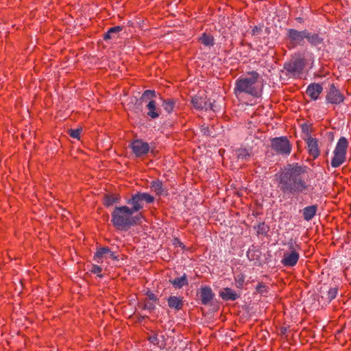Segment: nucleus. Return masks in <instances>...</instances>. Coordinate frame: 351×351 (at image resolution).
Here are the masks:
<instances>
[{"instance_id": "1", "label": "nucleus", "mask_w": 351, "mask_h": 351, "mask_svg": "<svg viewBox=\"0 0 351 351\" xmlns=\"http://www.w3.org/2000/svg\"><path fill=\"white\" fill-rule=\"evenodd\" d=\"M308 167L299 165L298 163L289 166L280 177V189L283 192L304 193L309 185L303 179V176L307 172Z\"/></svg>"}, {"instance_id": "2", "label": "nucleus", "mask_w": 351, "mask_h": 351, "mask_svg": "<svg viewBox=\"0 0 351 351\" xmlns=\"http://www.w3.org/2000/svg\"><path fill=\"white\" fill-rule=\"evenodd\" d=\"M263 86L260 75L253 71L240 76L236 80L234 93L237 97H241L242 94H246L252 97L258 98L263 93Z\"/></svg>"}, {"instance_id": "3", "label": "nucleus", "mask_w": 351, "mask_h": 351, "mask_svg": "<svg viewBox=\"0 0 351 351\" xmlns=\"http://www.w3.org/2000/svg\"><path fill=\"white\" fill-rule=\"evenodd\" d=\"M141 217V214L134 216L128 206H122L114 208L111 221L117 229L123 230L136 225Z\"/></svg>"}, {"instance_id": "4", "label": "nucleus", "mask_w": 351, "mask_h": 351, "mask_svg": "<svg viewBox=\"0 0 351 351\" xmlns=\"http://www.w3.org/2000/svg\"><path fill=\"white\" fill-rule=\"evenodd\" d=\"M287 251L284 252L281 263L287 267H293L295 266L300 258V245L296 241L290 240L288 243Z\"/></svg>"}, {"instance_id": "5", "label": "nucleus", "mask_w": 351, "mask_h": 351, "mask_svg": "<svg viewBox=\"0 0 351 351\" xmlns=\"http://www.w3.org/2000/svg\"><path fill=\"white\" fill-rule=\"evenodd\" d=\"M348 147V141L346 137L341 136L335 147L333 156L331 159V166L337 168L345 162Z\"/></svg>"}, {"instance_id": "6", "label": "nucleus", "mask_w": 351, "mask_h": 351, "mask_svg": "<svg viewBox=\"0 0 351 351\" xmlns=\"http://www.w3.org/2000/svg\"><path fill=\"white\" fill-rule=\"evenodd\" d=\"M154 201L153 196L147 193H137L127 200V203L132 206L130 210L133 213L139 211L143 208V202L147 204Z\"/></svg>"}, {"instance_id": "7", "label": "nucleus", "mask_w": 351, "mask_h": 351, "mask_svg": "<svg viewBox=\"0 0 351 351\" xmlns=\"http://www.w3.org/2000/svg\"><path fill=\"white\" fill-rule=\"evenodd\" d=\"M272 149L278 154L289 155L291 151V145L287 137H276L271 141Z\"/></svg>"}, {"instance_id": "8", "label": "nucleus", "mask_w": 351, "mask_h": 351, "mask_svg": "<svg viewBox=\"0 0 351 351\" xmlns=\"http://www.w3.org/2000/svg\"><path fill=\"white\" fill-rule=\"evenodd\" d=\"M156 97V93L154 90H145L141 97L143 100L150 99L146 106L147 109V115L152 119L158 118L160 115L159 109L156 106V103L152 99Z\"/></svg>"}, {"instance_id": "9", "label": "nucleus", "mask_w": 351, "mask_h": 351, "mask_svg": "<svg viewBox=\"0 0 351 351\" xmlns=\"http://www.w3.org/2000/svg\"><path fill=\"white\" fill-rule=\"evenodd\" d=\"M344 95L334 84L329 86L326 93V100L328 104L339 105L344 101Z\"/></svg>"}, {"instance_id": "10", "label": "nucleus", "mask_w": 351, "mask_h": 351, "mask_svg": "<svg viewBox=\"0 0 351 351\" xmlns=\"http://www.w3.org/2000/svg\"><path fill=\"white\" fill-rule=\"evenodd\" d=\"M306 144L308 154L315 160L320 155V149L319 146V140L312 136H308L303 138Z\"/></svg>"}, {"instance_id": "11", "label": "nucleus", "mask_w": 351, "mask_h": 351, "mask_svg": "<svg viewBox=\"0 0 351 351\" xmlns=\"http://www.w3.org/2000/svg\"><path fill=\"white\" fill-rule=\"evenodd\" d=\"M306 30L300 32L294 29H289L287 30V37L290 40L292 47L303 45L304 39L306 38Z\"/></svg>"}, {"instance_id": "12", "label": "nucleus", "mask_w": 351, "mask_h": 351, "mask_svg": "<svg viewBox=\"0 0 351 351\" xmlns=\"http://www.w3.org/2000/svg\"><path fill=\"white\" fill-rule=\"evenodd\" d=\"M305 66V60L304 58H299L291 62L285 66V69L294 76H299Z\"/></svg>"}, {"instance_id": "13", "label": "nucleus", "mask_w": 351, "mask_h": 351, "mask_svg": "<svg viewBox=\"0 0 351 351\" xmlns=\"http://www.w3.org/2000/svg\"><path fill=\"white\" fill-rule=\"evenodd\" d=\"M117 260L118 257L115 253L110 251L108 247L99 248L94 256V260L97 263H102L104 259Z\"/></svg>"}, {"instance_id": "14", "label": "nucleus", "mask_w": 351, "mask_h": 351, "mask_svg": "<svg viewBox=\"0 0 351 351\" xmlns=\"http://www.w3.org/2000/svg\"><path fill=\"white\" fill-rule=\"evenodd\" d=\"M131 147L132 152L138 157L147 154L149 150V144L141 140L134 141L131 144Z\"/></svg>"}, {"instance_id": "15", "label": "nucleus", "mask_w": 351, "mask_h": 351, "mask_svg": "<svg viewBox=\"0 0 351 351\" xmlns=\"http://www.w3.org/2000/svg\"><path fill=\"white\" fill-rule=\"evenodd\" d=\"M323 91V87L318 83H311L306 88V95L313 101L319 99L320 94Z\"/></svg>"}, {"instance_id": "16", "label": "nucleus", "mask_w": 351, "mask_h": 351, "mask_svg": "<svg viewBox=\"0 0 351 351\" xmlns=\"http://www.w3.org/2000/svg\"><path fill=\"white\" fill-rule=\"evenodd\" d=\"M199 296L202 304L207 305L212 301L215 294L210 287L204 286L199 289Z\"/></svg>"}, {"instance_id": "17", "label": "nucleus", "mask_w": 351, "mask_h": 351, "mask_svg": "<svg viewBox=\"0 0 351 351\" xmlns=\"http://www.w3.org/2000/svg\"><path fill=\"white\" fill-rule=\"evenodd\" d=\"M219 296L225 301H234L239 298V295L233 289L226 287L219 292Z\"/></svg>"}, {"instance_id": "18", "label": "nucleus", "mask_w": 351, "mask_h": 351, "mask_svg": "<svg viewBox=\"0 0 351 351\" xmlns=\"http://www.w3.org/2000/svg\"><path fill=\"white\" fill-rule=\"evenodd\" d=\"M168 305L171 308L180 310L183 306V300L180 297L170 296L168 298Z\"/></svg>"}, {"instance_id": "19", "label": "nucleus", "mask_w": 351, "mask_h": 351, "mask_svg": "<svg viewBox=\"0 0 351 351\" xmlns=\"http://www.w3.org/2000/svg\"><path fill=\"white\" fill-rule=\"evenodd\" d=\"M308 43L314 46L320 45L323 42V38L318 34L311 33L306 31V38Z\"/></svg>"}, {"instance_id": "20", "label": "nucleus", "mask_w": 351, "mask_h": 351, "mask_svg": "<svg viewBox=\"0 0 351 351\" xmlns=\"http://www.w3.org/2000/svg\"><path fill=\"white\" fill-rule=\"evenodd\" d=\"M316 211H317L316 206L313 205V206H309L305 207L303 210L304 219L308 221L311 220L315 215Z\"/></svg>"}, {"instance_id": "21", "label": "nucleus", "mask_w": 351, "mask_h": 351, "mask_svg": "<svg viewBox=\"0 0 351 351\" xmlns=\"http://www.w3.org/2000/svg\"><path fill=\"white\" fill-rule=\"evenodd\" d=\"M151 188L157 195H162L165 193L162 182L159 180H153L151 182Z\"/></svg>"}, {"instance_id": "22", "label": "nucleus", "mask_w": 351, "mask_h": 351, "mask_svg": "<svg viewBox=\"0 0 351 351\" xmlns=\"http://www.w3.org/2000/svg\"><path fill=\"white\" fill-rule=\"evenodd\" d=\"M170 282L173 285V286L176 289H180L184 286L188 285V280L186 274H184L182 276L176 278L172 280H170Z\"/></svg>"}, {"instance_id": "23", "label": "nucleus", "mask_w": 351, "mask_h": 351, "mask_svg": "<svg viewBox=\"0 0 351 351\" xmlns=\"http://www.w3.org/2000/svg\"><path fill=\"white\" fill-rule=\"evenodd\" d=\"M191 102L193 105V106L198 110H202L204 108L207 109V104L205 101V99L200 97H193L192 98Z\"/></svg>"}, {"instance_id": "24", "label": "nucleus", "mask_w": 351, "mask_h": 351, "mask_svg": "<svg viewBox=\"0 0 351 351\" xmlns=\"http://www.w3.org/2000/svg\"><path fill=\"white\" fill-rule=\"evenodd\" d=\"M123 27L121 26H114L110 27L108 32L104 35V40H110L114 38V34L122 31Z\"/></svg>"}, {"instance_id": "25", "label": "nucleus", "mask_w": 351, "mask_h": 351, "mask_svg": "<svg viewBox=\"0 0 351 351\" xmlns=\"http://www.w3.org/2000/svg\"><path fill=\"white\" fill-rule=\"evenodd\" d=\"M200 42L205 46H213L214 45V38L213 36L204 33L199 38Z\"/></svg>"}, {"instance_id": "26", "label": "nucleus", "mask_w": 351, "mask_h": 351, "mask_svg": "<svg viewBox=\"0 0 351 351\" xmlns=\"http://www.w3.org/2000/svg\"><path fill=\"white\" fill-rule=\"evenodd\" d=\"M238 159L248 161L251 157V153L246 149H239L237 151Z\"/></svg>"}, {"instance_id": "27", "label": "nucleus", "mask_w": 351, "mask_h": 351, "mask_svg": "<svg viewBox=\"0 0 351 351\" xmlns=\"http://www.w3.org/2000/svg\"><path fill=\"white\" fill-rule=\"evenodd\" d=\"M119 197L114 195H106L104 198V204L106 206H112L113 204L118 202Z\"/></svg>"}, {"instance_id": "28", "label": "nucleus", "mask_w": 351, "mask_h": 351, "mask_svg": "<svg viewBox=\"0 0 351 351\" xmlns=\"http://www.w3.org/2000/svg\"><path fill=\"white\" fill-rule=\"evenodd\" d=\"M175 101L172 99L165 100L162 103L164 110L168 113H171L173 111Z\"/></svg>"}, {"instance_id": "29", "label": "nucleus", "mask_w": 351, "mask_h": 351, "mask_svg": "<svg viewBox=\"0 0 351 351\" xmlns=\"http://www.w3.org/2000/svg\"><path fill=\"white\" fill-rule=\"evenodd\" d=\"M236 285L239 288H241L245 282V276L242 274L237 275L234 278Z\"/></svg>"}, {"instance_id": "30", "label": "nucleus", "mask_w": 351, "mask_h": 351, "mask_svg": "<svg viewBox=\"0 0 351 351\" xmlns=\"http://www.w3.org/2000/svg\"><path fill=\"white\" fill-rule=\"evenodd\" d=\"M302 132L306 135V137L311 136V125L308 123H304L301 125Z\"/></svg>"}, {"instance_id": "31", "label": "nucleus", "mask_w": 351, "mask_h": 351, "mask_svg": "<svg viewBox=\"0 0 351 351\" xmlns=\"http://www.w3.org/2000/svg\"><path fill=\"white\" fill-rule=\"evenodd\" d=\"M82 128H77L76 130L71 129L69 130V135L76 139H80Z\"/></svg>"}, {"instance_id": "32", "label": "nucleus", "mask_w": 351, "mask_h": 351, "mask_svg": "<svg viewBox=\"0 0 351 351\" xmlns=\"http://www.w3.org/2000/svg\"><path fill=\"white\" fill-rule=\"evenodd\" d=\"M90 272L94 274H96L98 277H102V275H101V271H102V269L101 267L96 265H93L90 269Z\"/></svg>"}, {"instance_id": "33", "label": "nucleus", "mask_w": 351, "mask_h": 351, "mask_svg": "<svg viewBox=\"0 0 351 351\" xmlns=\"http://www.w3.org/2000/svg\"><path fill=\"white\" fill-rule=\"evenodd\" d=\"M337 295V288H330L328 291V298L331 300L335 298Z\"/></svg>"}, {"instance_id": "34", "label": "nucleus", "mask_w": 351, "mask_h": 351, "mask_svg": "<svg viewBox=\"0 0 351 351\" xmlns=\"http://www.w3.org/2000/svg\"><path fill=\"white\" fill-rule=\"evenodd\" d=\"M148 339L150 343H153L154 345H158L159 343L158 335L156 333H153L152 335H150Z\"/></svg>"}, {"instance_id": "35", "label": "nucleus", "mask_w": 351, "mask_h": 351, "mask_svg": "<svg viewBox=\"0 0 351 351\" xmlns=\"http://www.w3.org/2000/svg\"><path fill=\"white\" fill-rule=\"evenodd\" d=\"M258 234H266L267 232V228L265 227V224L262 223L258 226Z\"/></svg>"}, {"instance_id": "36", "label": "nucleus", "mask_w": 351, "mask_h": 351, "mask_svg": "<svg viewBox=\"0 0 351 351\" xmlns=\"http://www.w3.org/2000/svg\"><path fill=\"white\" fill-rule=\"evenodd\" d=\"M261 31V27L254 26L252 29V34L253 36H257Z\"/></svg>"}, {"instance_id": "37", "label": "nucleus", "mask_w": 351, "mask_h": 351, "mask_svg": "<svg viewBox=\"0 0 351 351\" xmlns=\"http://www.w3.org/2000/svg\"><path fill=\"white\" fill-rule=\"evenodd\" d=\"M147 296L148 298L151 300L156 301L158 300L157 296L156 294H154L153 292L147 291Z\"/></svg>"}, {"instance_id": "38", "label": "nucleus", "mask_w": 351, "mask_h": 351, "mask_svg": "<svg viewBox=\"0 0 351 351\" xmlns=\"http://www.w3.org/2000/svg\"><path fill=\"white\" fill-rule=\"evenodd\" d=\"M265 287L263 285H262V284H259V285L257 286L256 289H257L258 291H262V289H263V288H265Z\"/></svg>"}, {"instance_id": "39", "label": "nucleus", "mask_w": 351, "mask_h": 351, "mask_svg": "<svg viewBox=\"0 0 351 351\" xmlns=\"http://www.w3.org/2000/svg\"><path fill=\"white\" fill-rule=\"evenodd\" d=\"M145 308H149V309H152V308H154V306L152 305H149L148 306V305L146 304L145 305Z\"/></svg>"}, {"instance_id": "40", "label": "nucleus", "mask_w": 351, "mask_h": 351, "mask_svg": "<svg viewBox=\"0 0 351 351\" xmlns=\"http://www.w3.org/2000/svg\"><path fill=\"white\" fill-rule=\"evenodd\" d=\"M178 243H179V244H180V246H181V245H182V243H181V242H180V241H179Z\"/></svg>"}]
</instances>
